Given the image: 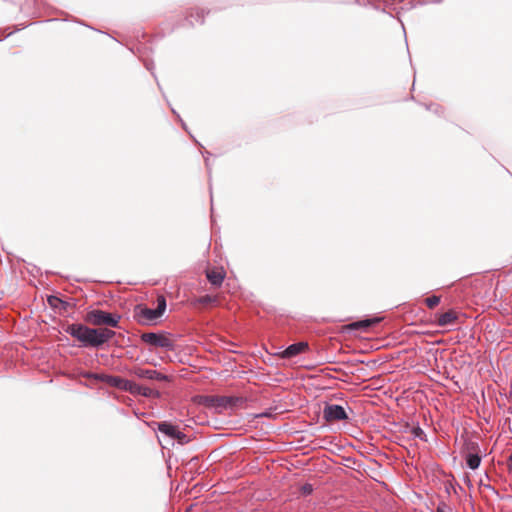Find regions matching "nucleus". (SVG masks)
Instances as JSON below:
<instances>
[{
  "label": "nucleus",
  "mask_w": 512,
  "mask_h": 512,
  "mask_svg": "<svg viewBox=\"0 0 512 512\" xmlns=\"http://www.w3.org/2000/svg\"><path fill=\"white\" fill-rule=\"evenodd\" d=\"M94 378L102 380L105 383H107L108 385L118 388L120 390H121V386L123 385V382L125 380L124 378H122L120 376H113V375H101V376L94 375Z\"/></svg>",
  "instance_id": "9b49d317"
},
{
  "label": "nucleus",
  "mask_w": 512,
  "mask_h": 512,
  "mask_svg": "<svg viewBox=\"0 0 512 512\" xmlns=\"http://www.w3.org/2000/svg\"><path fill=\"white\" fill-rule=\"evenodd\" d=\"M205 164H206L207 168L209 169V162H208L207 158H205Z\"/></svg>",
  "instance_id": "c756f323"
},
{
  "label": "nucleus",
  "mask_w": 512,
  "mask_h": 512,
  "mask_svg": "<svg viewBox=\"0 0 512 512\" xmlns=\"http://www.w3.org/2000/svg\"><path fill=\"white\" fill-rule=\"evenodd\" d=\"M440 299V296L432 295L425 299V303L429 309H433L440 303Z\"/></svg>",
  "instance_id": "a211bd4d"
},
{
  "label": "nucleus",
  "mask_w": 512,
  "mask_h": 512,
  "mask_svg": "<svg viewBox=\"0 0 512 512\" xmlns=\"http://www.w3.org/2000/svg\"><path fill=\"white\" fill-rule=\"evenodd\" d=\"M309 350V345L305 341L293 343L289 345L284 351L280 353V357L283 359H290L296 357Z\"/></svg>",
  "instance_id": "6e6552de"
},
{
  "label": "nucleus",
  "mask_w": 512,
  "mask_h": 512,
  "mask_svg": "<svg viewBox=\"0 0 512 512\" xmlns=\"http://www.w3.org/2000/svg\"><path fill=\"white\" fill-rule=\"evenodd\" d=\"M233 399L231 400V403L229 404L228 408H232L234 406H237L239 403L242 402V398L231 396Z\"/></svg>",
  "instance_id": "393cba45"
},
{
  "label": "nucleus",
  "mask_w": 512,
  "mask_h": 512,
  "mask_svg": "<svg viewBox=\"0 0 512 512\" xmlns=\"http://www.w3.org/2000/svg\"><path fill=\"white\" fill-rule=\"evenodd\" d=\"M467 453L465 455L466 465L471 470H476L481 464V450L476 442L467 444Z\"/></svg>",
  "instance_id": "39448f33"
},
{
  "label": "nucleus",
  "mask_w": 512,
  "mask_h": 512,
  "mask_svg": "<svg viewBox=\"0 0 512 512\" xmlns=\"http://www.w3.org/2000/svg\"><path fill=\"white\" fill-rule=\"evenodd\" d=\"M145 66H146L147 70H149V71H151V70L153 69V65H152V63H150V62H148V61H147V62H145Z\"/></svg>",
  "instance_id": "cd10ccee"
},
{
  "label": "nucleus",
  "mask_w": 512,
  "mask_h": 512,
  "mask_svg": "<svg viewBox=\"0 0 512 512\" xmlns=\"http://www.w3.org/2000/svg\"><path fill=\"white\" fill-rule=\"evenodd\" d=\"M232 399L233 398L229 397V396H221V397H216L214 399V401H215L217 407L228 408Z\"/></svg>",
  "instance_id": "f3484780"
},
{
  "label": "nucleus",
  "mask_w": 512,
  "mask_h": 512,
  "mask_svg": "<svg viewBox=\"0 0 512 512\" xmlns=\"http://www.w3.org/2000/svg\"><path fill=\"white\" fill-rule=\"evenodd\" d=\"M313 490V485L310 483H305L300 487V492L303 496L311 495Z\"/></svg>",
  "instance_id": "4be33fe9"
},
{
  "label": "nucleus",
  "mask_w": 512,
  "mask_h": 512,
  "mask_svg": "<svg viewBox=\"0 0 512 512\" xmlns=\"http://www.w3.org/2000/svg\"><path fill=\"white\" fill-rule=\"evenodd\" d=\"M99 333L101 335L103 344L110 341L116 334L115 331L108 329V328H99Z\"/></svg>",
  "instance_id": "dca6fc26"
},
{
  "label": "nucleus",
  "mask_w": 512,
  "mask_h": 512,
  "mask_svg": "<svg viewBox=\"0 0 512 512\" xmlns=\"http://www.w3.org/2000/svg\"><path fill=\"white\" fill-rule=\"evenodd\" d=\"M66 333L80 341L83 346L98 348L103 345L99 329L89 328L80 323L67 326Z\"/></svg>",
  "instance_id": "f257e3e1"
},
{
  "label": "nucleus",
  "mask_w": 512,
  "mask_h": 512,
  "mask_svg": "<svg viewBox=\"0 0 512 512\" xmlns=\"http://www.w3.org/2000/svg\"><path fill=\"white\" fill-rule=\"evenodd\" d=\"M381 321V318L374 317V318H368L364 320H359L351 323L349 325V328L352 330H367L369 327H372L376 324H378Z\"/></svg>",
  "instance_id": "9d476101"
},
{
  "label": "nucleus",
  "mask_w": 512,
  "mask_h": 512,
  "mask_svg": "<svg viewBox=\"0 0 512 512\" xmlns=\"http://www.w3.org/2000/svg\"><path fill=\"white\" fill-rule=\"evenodd\" d=\"M195 18V22L197 23H203L204 21V10L202 9H196L195 10V15H194V12H190L189 15L187 16L186 20L189 22L190 25H194V19Z\"/></svg>",
  "instance_id": "2eb2a0df"
},
{
  "label": "nucleus",
  "mask_w": 512,
  "mask_h": 512,
  "mask_svg": "<svg viewBox=\"0 0 512 512\" xmlns=\"http://www.w3.org/2000/svg\"><path fill=\"white\" fill-rule=\"evenodd\" d=\"M132 373L141 379L167 381L168 377L154 369H146L142 367H134Z\"/></svg>",
  "instance_id": "0eeeda50"
},
{
  "label": "nucleus",
  "mask_w": 512,
  "mask_h": 512,
  "mask_svg": "<svg viewBox=\"0 0 512 512\" xmlns=\"http://www.w3.org/2000/svg\"><path fill=\"white\" fill-rule=\"evenodd\" d=\"M151 393H152V390L150 388L143 387V386L136 384V389L134 390L133 394H139V395L148 397L151 395Z\"/></svg>",
  "instance_id": "412c9836"
},
{
  "label": "nucleus",
  "mask_w": 512,
  "mask_h": 512,
  "mask_svg": "<svg viewBox=\"0 0 512 512\" xmlns=\"http://www.w3.org/2000/svg\"><path fill=\"white\" fill-rule=\"evenodd\" d=\"M457 319V313L454 310H449L437 316V324L441 327H446L456 324Z\"/></svg>",
  "instance_id": "1a4fd4ad"
},
{
  "label": "nucleus",
  "mask_w": 512,
  "mask_h": 512,
  "mask_svg": "<svg viewBox=\"0 0 512 512\" xmlns=\"http://www.w3.org/2000/svg\"><path fill=\"white\" fill-rule=\"evenodd\" d=\"M135 389L136 383L127 379L124 380L123 385L121 386V390L130 392L132 394L134 393Z\"/></svg>",
  "instance_id": "aec40b11"
},
{
  "label": "nucleus",
  "mask_w": 512,
  "mask_h": 512,
  "mask_svg": "<svg viewBox=\"0 0 512 512\" xmlns=\"http://www.w3.org/2000/svg\"><path fill=\"white\" fill-rule=\"evenodd\" d=\"M166 299L163 295H159L157 297V307L155 309L151 308H141L138 313V322L141 324H148L163 315L166 310Z\"/></svg>",
  "instance_id": "7ed1b4c3"
},
{
  "label": "nucleus",
  "mask_w": 512,
  "mask_h": 512,
  "mask_svg": "<svg viewBox=\"0 0 512 512\" xmlns=\"http://www.w3.org/2000/svg\"><path fill=\"white\" fill-rule=\"evenodd\" d=\"M507 468L509 471H512V451H511L510 456L507 459Z\"/></svg>",
  "instance_id": "a878e982"
},
{
  "label": "nucleus",
  "mask_w": 512,
  "mask_h": 512,
  "mask_svg": "<svg viewBox=\"0 0 512 512\" xmlns=\"http://www.w3.org/2000/svg\"><path fill=\"white\" fill-rule=\"evenodd\" d=\"M173 439H176L178 441L179 444H185V443H188L189 442V439L188 437L186 436V434H184L183 432L177 430L176 432V436H174Z\"/></svg>",
  "instance_id": "5701e85b"
},
{
  "label": "nucleus",
  "mask_w": 512,
  "mask_h": 512,
  "mask_svg": "<svg viewBox=\"0 0 512 512\" xmlns=\"http://www.w3.org/2000/svg\"><path fill=\"white\" fill-rule=\"evenodd\" d=\"M212 300V298L209 295L203 296L200 298L201 303H208Z\"/></svg>",
  "instance_id": "bb28decb"
},
{
  "label": "nucleus",
  "mask_w": 512,
  "mask_h": 512,
  "mask_svg": "<svg viewBox=\"0 0 512 512\" xmlns=\"http://www.w3.org/2000/svg\"><path fill=\"white\" fill-rule=\"evenodd\" d=\"M323 417L328 422L341 421V420L348 419V415H347L345 409L341 405H338V404L326 405L323 410Z\"/></svg>",
  "instance_id": "423d86ee"
},
{
  "label": "nucleus",
  "mask_w": 512,
  "mask_h": 512,
  "mask_svg": "<svg viewBox=\"0 0 512 512\" xmlns=\"http://www.w3.org/2000/svg\"><path fill=\"white\" fill-rule=\"evenodd\" d=\"M208 281L214 286H220L224 280V273L217 270H208L206 273Z\"/></svg>",
  "instance_id": "ddd939ff"
},
{
  "label": "nucleus",
  "mask_w": 512,
  "mask_h": 512,
  "mask_svg": "<svg viewBox=\"0 0 512 512\" xmlns=\"http://www.w3.org/2000/svg\"><path fill=\"white\" fill-rule=\"evenodd\" d=\"M120 316L100 309H94L87 313L86 321L95 326L106 325L113 328L119 326Z\"/></svg>",
  "instance_id": "f03ea898"
},
{
  "label": "nucleus",
  "mask_w": 512,
  "mask_h": 512,
  "mask_svg": "<svg viewBox=\"0 0 512 512\" xmlns=\"http://www.w3.org/2000/svg\"><path fill=\"white\" fill-rule=\"evenodd\" d=\"M269 415H270V414H269L268 412H265V413H262L260 416H265V417H267V416H269Z\"/></svg>",
  "instance_id": "7c9ffc66"
},
{
  "label": "nucleus",
  "mask_w": 512,
  "mask_h": 512,
  "mask_svg": "<svg viewBox=\"0 0 512 512\" xmlns=\"http://www.w3.org/2000/svg\"><path fill=\"white\" fill-rule=\"evenodd\" d=\"M47 302L54 309L67 311L68 308L70 307L69 302L62 300L61 298L55 295L48 296Z\"/></svg>",
  "instance_id": "f8f14e48"
},
{
  "label": "nucleus",
  "mask_w": 512,
  "mask_h": 512,
  "mask_svg": "<svg viewBox=\"0 0 512 512\" xmlns=\"http://www.w3.org/2000/svg\"><path fill=\"white\" fill-rule=\"evenodd\" d=\"M141 341L154 348L173 350L174 342L166 333L146 332L141 334Z\"/></svg>",
  "instance_id": "20e7f679"
},
{
  "label": "nucleus",
  "mask_w": 512,
  "mask_h": 512,
  "mask_svg": "<svg viewBox=\"0 0 512 512\" xmlns=\"http://www.w3.org/2000/svg\"><path fill=\"white\" fill-rule=\"evenodd\" d=\"M450 506H448L445 502H440L435 510V512H451Z\"/></svg>",
  "instance_id": "b1692460"
},
{
  "label": "nucleus",
  "mask_w": 512,
  "mask_h": 512,
  "mask_svg": "<svg viewBox=\"0 0 512 512\" xmlns=\"http://www.w3.org/2000/svg\"><path fill=\"white\" fill-rule=\"evenodd\" d=\"M412 435L422 441H427L426 434L420 426H415L411 430Z\"/></svg>",
  "instance_id": "6ab92c4d"
},
{
  "label": "nucleus",
  "mask_w": 512,
  "mask_h": 512,
  "mask_svg": "<svg viewBox=\"0 0 512 512\" xmlns=\"http://www.w3.org/2000/svg\"><path fill=\"white\" fill-rule=\"evenodd\" d=\"M158 430L165 434L166 436L170 437V438H174V436H176V432H177V427L168 423V422H160L158 423Z\"/></svg>",
  "instance_id": "4468645a"
},
{
  "label": "nucleus",
  "mask_w": 512,
  "mask_h": 512,
  "mask_svg": "<svg viewBox=\"0 0 512 512\" xmlns=\"http://www.w3.org/2000/svg\"><path fill=\"white\" fill-rule=\"evenodd\" d=\"M182 126L185 128V123L180 119Z\"/></svg>",
  "instance_id": "2f4dec72"
},
{
  "label": "nucleus",
  "mask_w": 512,
  "mask_h": 512,
  "mask_svg": "<svg viewBox=\"0 0 512 512\" xmlns=\"http://www.w3.org/2000/svg\"><path fill=\"white\" fill-rule=\"evenodd\" d=\"M432 106H433V105L427 106V109H428V110H430ZM434 106H435V110H434V112H435V113H438L439 107H438L437 105H434Z\"/></svg>",
  "instance_id": "c85d7f7f"
}]
</instances>
